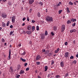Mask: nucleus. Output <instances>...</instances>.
Wrapping results in <instances>:
<instances>
[{
    "mask_svg": "<svg viewBox=\"0 0 78 78\" xmlns=\"http://www.w3.org/2000/svg\"><path fill=\"white\" fill-rule=\"evenodd\" d=\"M46 21L48 22H53V17L50 16H47L46 17Z\"/></svg>",
    "mask_w": 78,
    "mask_h": 78,
    "instance_id": "f257e3e1",
    "label": "nucleus"
},
{
    "mask_svg": "<svg viewBox=\"0 0 78 78\" xmlns=\"http://www.w3.org/2000/svg\"><path fill=\"white\" fill-rule=\"evenodd\" d=\"M66 29V26L65 25L63 24L61 26V31L62 33L64 32Z\"/></svg>",
    "mask_w": 78,
    "mask_h": 78,
    "instance_id": "f03ea898",
    "label": "nucleus"
},
{
    "mask_svg": "<svg viewBox=\"0 0 78 78\" xmlns=\"http://www.w3.org/2000/svg\"><path fill=\"white\" fill-rule=\"evenodd\" d=\"M16 19V16H12V23H14L15 22V20Z\"/></svg>",
    "mask_w": 78,
    "mask_h": 78,
    "instance_id": "7ed1b4c3",
    "label": "nucleus"
},
{
    "mask_svg": "<svg viewBox=\"0 0 78 78\" xmlns=\"http://www.w3.org/2000/svg\"><path fill=\"white\" fill-rule=\"evenodd\" d=\"M1 16L3 18H6V17H7V15L6 14L3 13L2 14Z\"/></svg>",
    "mask_w": 78,
    "mask_h": 78,
    "instance_id": "20e7f679",
    "label": "nucleus"
},
{
    "mask_svg": "<svg viewBox=\"0 0 78 78\" xmlns=\"http://www.w3.org/2000/svg\"><path fill=\"white\" fill-rule=\"evenodd\" d=\"M69 53L68 52H66L65 53V58H68L69 57Z\"/></svg>",
    "mask_w": 78,
    "mask_h": 78,
    "instance_id": "39448f33",
    "label": "nucleus"
},
{
    "mask_svg": "<svg viewBox=\"0 0 78 78\" xmlns=\"http://www.w3.org/2000/svg\"><path fill=\"white\" fill-rule=\"evenodd\" d=\"M41 58V57L39 55H38L37 56L36 58V60L37 61H38V60H40V59Z\"/></svg>",
    "mask_w": 78,
    "mask_h": 78,
    "instance_id": "423d86ee",
    "label": "nucleus"
},
{
    "mask_svg": "<svg viewBox=\"0 0 78 78\" xmlns=\"http://www.w3.org/2000/svg\"><path fill=\"white\" fill-rule=\"evenodd\" d=\"M34 2V0H29V3L31 5Z\"/></svg>",
    "mask_w": 78,
    "mask_h": 78,
    "instance_id": "0eeeda50",
    "label": "nucleus"
},
{
    "mask_svg": "<svg viewBox=\"0 0 78 78\" xmlns=\"http://www.w3.org/2000/svg\"><path fill=\"white\" fill-rule=\"evenodd\" d=\"M41 39L42 40H44L45 39V36L44 34H41Z\"/></svg>",
    "mask_w": 78,
    "mask_h": 78,
    "instance_id": "6e6552de",
    "label": "nucleus"
},
{
    "mask_svg": "<svg viewBox=\"0 0 78 78\" xmlns=\"http://www.w3.org/2000/svg\"><path fill=\"white\" fill-rule=\"evenodd\" d=\"M11 59V50L9 51V55L8 58V59Z\"/></svg>",
    "mask_w": 78,
    "mask_h": 78,
    "instance_id": "1a4fd4ad",
    "label": "nucleus"
},
{
    "mask_svg": "<svg viewBox=\"0 0 78 78\" xmlns=\"http://www.w3.org/2000/svg\"><path fill=\"white\" fill-rule=\"evenodd\" d=\"M59 48H58L56 50H55L54 52L55 53H58L59 52Z\"/></svg>",
    "mask_w": 78,
    "mask_h": 78,
    "instance_id": "9d476101",
    "label": "nucleus"
},
{
    "mask_svg": "<svg viewBox=\"0 0 78 78\" xmlns=\"http://www.w3.org/2000/svg\"><path fill=\"white\" fill-rule=\"evenodd\" d=\"M21 68V66H20V65H18V66H17L16 67V69L17 70H19Z\"/></svg>",
    "mask_w": 78,
    "mask_h": 78,
    "instance_id": "9b49d317",
    "label": "nucleus"
},
{
    "mask_svg": "<svg viewBox=\"0 0 78 78\" xmlns=\"http://www.w3.org/2000/svg\"><path fill=\"white\" fill-rule=\"evenodd\" d=\"M26 33L27 34H31V31H26Z\"/></svg>",
    "mask_w": 78,
    "mask_h": 78,
    "instance_id": "f8f14e48",
    "label": "nucleus"
},
{
    "mask_svg": "<svg viewBox=\"0 0 78 78\" xmlns=\"http://www.w3.org/2000/svg\"><path fill=\"white\" fill-rule=\"evenodd\" d=\"M10 72H14V70L12 69V67H10Z\"/></svg>",
    "mask_w": 78,
    "mask_h": 78,
    "instance_id": "ddd939ff",
    "label": "nucleus"
},
{
    "mask_svg": "<svg viewBox=\"0 0 78 78\" xmlns=\"http://www.w3.org/2000/svg\"><path fill=\"white\" fill-rule=\"evenodd\" d=\"M27 29L28 30H30L31 29V27L30 26H29L27 27Z\"/></svg>",
    "mask_w": 78,
    "mask_h": 78,
    "instance_id": "4468645a",
    "label": "nucleus"
},
{
    "mask_svg": "<svg viewBox=\"0 0 78 78\" xmlns=\"http://www.w3.org/2000/svg\"><path fill=\"white\" fill-rule=\"evenodd\" d=\"M60 66L62 67H64V62H60Z\"/></svg>",
    "mask_w": 78,
    "mask_h": 78,
    "instance_id": "2eb2a0df",
    "label": "nucleus"
},
{
    "mask_svg": "<svg viewBox=\"0 0 78 78\" xmlns=\"http://www.w3.org/2000/svg\"><path fill=\"white\" fill-rule=\"evenodd\" d=\"M49 53V51L48 50L44 52V54H45V55H47V54H48Z\"/></svg>",
    "mask_w": 78,
    "mask_h": 78,
    "instance_id": "dca6fc26",
    "label": "nucleus"
},
{
    "mask_svg": "<svg viewBox=\"0 0 78 78\" xmlns=\"http://www.w3.org/2000/svg\"><path fill=\"white\" fill-rule=\"evenodd\" d=\"M71 21L72 22H76V19H71Z\"/></svg>",
    "mask_w": 78,
    "mask_h": 78,
    "instance_id": "f3484780",
    "label": "nucleus"
},
{
    "mask_svg": "<svg viewBox=\"0 0 78 78\" xmlns=\"http://www.w3.org/2000/svg\"><path fill=\"white\" fill-rule=\"evenodd\" d=\"M48 66H45L44 71L45 72H46V71H47V70H48Z\"/></svg>",
    "mask_w": 78,
    "mask_h": 78,
    "instance_id": "a211bd4d",
    "label": "nucleus"
},
{
    "mask_svg": "<svg viewBox=\"0 0 78 78\" xmlns=\"http://www.w3.org/2000/svg\"><path fill=\"white\" fill-rule=\"evenodd\" d=\"M24 72L23 70H21L20 72V74H23Z\"/></svg>",
    "mask_w": 78,
    "mask_h": 78,
    "instance_id": "6ab92c4d",
    "label": "nucleus"
},
{
    "mask_svg": "<svg viewBox=\"0 0 78 78\" xmlns=\"http://www.w3.org/2000/svg\"><path fill=\"white\" fill-rule=\"evenodd\" d=\"M67 23L68 24H69L70 23H72V22H71V20H68L67 22Z\"/></svg>",
    "mask_w": 78,
    "mask_h": 78,
    "instance_id": "aec40b11",
    "label": "nucleus"
},
{
    "mask_svg": "<svg viewBox=\"0 0 78 78\" xmlns=\"http://www.w3.org/2000/svg\"><path fill=\"white\" fill-rule=\"evenodd\" d=\"M66 9L67 12H68V13H69V12H70V11L69 10V7H67Z\"/></svg>",
    "mask_w": 78,
    "mask_h": 78,
    "instance_id": "412c9836",
    "label": "nucleus"
},
{
    "mask_svg": "<svg viewBox=\"0 0 78 78\" xmlns=\"http://www.w3.org/2000/svg\"><path fill=\"white\" fill-rule=\"evenodd\" d=\"M2 26L3 27H6V24L4 23H2Z\"/></svg>",
    "mask_w": 78,
    "mask_h": 78,
    "instance_id": "4be33fe9",
    "label": "nucleus"
},
{
    "mask_svg": "<svg viewBox=\"0 0 78 78\" xmlns=\"http://www.w3.org/2000/svg\"><path fill=\"white\" fill-rule=\"evenodd\" d=\"M48 35V31L46 30L45 32V36H47Z\"/></svg>",
    "mask_w": 78,
    "mask_h": 78,
    "instance_id": "5701e85b",
    "label": "nucleus"
},
{
    "mask_svg": "<svg viewBox=\"0 0 78 78\" xmlns=\"http://www.w3.org/2000/svg\"><path fill=\"white\" fill-rule=\"evenodd\" d=\"M76 3L78 4V1H75L74 2V5H76Z\"/></svg>",
    "mask_w": 78,
    "mask_h": 78,
    "instance_id": "b1692460",
    "label": "nucleus"
},
{
    "mask_svg": "<svg viewBox=\"0 0 78 78\" xmlns=\"http://www.w3.org/2000/svg\"><path fill=\"white\" fill-rule=\"evenodd\" d=\"M37 15L38 17H41V14H40V12H38L37 14Z\"/></svg>",
    "mask_w": 78,
    "mask_h": 78,
    "instance_id": "393cba45",
    "label": "nucleus"
},
{
    "mask_svg": "<svg viewBox=\"0 0 78 78\" xmlns=\"http://www.w3.org/2000/svg\"><path fill=\"white\" fill-rule=\"evenodd\" d=\"M21 60L22 61H23V62H25L26 61V60L25 59H23L22 58H20Z\"/></svg>",
    "mask_w": 78,
    "mask_h": 78,
    "instance_id": "a878e982",
    "label": "nucleus"
},
{
    "mask_svg": "<svg viewBox=\"0 0 78 78\" xmlns=\"http://www.w3.org/2000/svg\"><path fill=\"white\" fill-rule=\"evenodd\" d=\"M69 4L70 5H73V3L72 2H69Z\"/></svg>",
    "mask_w": 78,
    "mask_h": 78,
    "instance_id": "bb28decb",
    "label": "nucleus"
},
{
    "mask_svg": "<svg viewBox=\"0 0 78 78\" xmlns=\"http://www.w3.org/2000/svg\"><path fill=\"white\" fill-rule=\"evenodd\" d=\"M25 54H26V52L24 51L23 53H21V55H25Z\"/></svg>",
    "mask_w": 78,
    "mask_h": 78,
    "instance_id": "cd10ccee",
    "label": "nucleus"
},
{
    "mask_svg": "<svg viewBox=\"0 0 78 78\" xmlns=\"http://www.w3.org/2000/svg\"><path fill=\"white\" fill-rule=\"evenodd\" d=\"M36 22V21L34 20H32L31 21V22L32 23H34Z\"/></svg>",
    "mask_w": 78,
    "mask_h": 78,
    "instance_id": "c85d7f7f",
    "label": "nucleus"
},
{
    "mask_svg": "<svg viewBox=\"0 0 78 78\" xmlns=\"http://www.w3.org/2000/svg\"><path fill=\"white\" fill-rule=\"evenodd\" d=\"M39 5H41V6H42L43 5V2H40L39 3Z\"/></svg>",
    "mask_w": 78,
    "mask_h": 78,
    "instance_id": "c756f323",
    "label": "nucleus"
},
{
    "mask_svg": "<svg viewBox=\"0 0 78 78\" xmlns=\"http://www.w3.org/2000/svg\"><path fill=\"white\" fill-rule=\"evenodd\" d=\"M53 29L55 30V31H56L57 30V27H53Z\"/></svg>",
    "mask_w": 78,
    "mask_h": 78,
    "instance_id": "7c9ffc66",
    "label": "nucleus"
},
{
    "mask_svg": "<svg viewBox=\"0 0 78 78\" xmlns=\"http://www.w3.org/2000/svg\"><path fill=\"white\" fill-rule=\"evenodd\" d=\"M37 30L38 31V30H39V26H37L36 27Z\"/></svg>",
    "mask_w": 78,
    "mask_h": 78,
    "instance_id": "2f4dec72",
    "label": "nucleus"
},
{
    "mask_svg": "<svg viewBox=\"0 0 78 78\" xmlns=\"http://www.w3.org/2000/svg\"><path fill=\"white\" fill-rule=\"evenodd\" d=\"M40 62H36V64H37V65H39L40 64Z\"/></svg>",
    "mask_w": 78,
    "mask_h": 78,
    "instance_id": "473e14b6",
    "label": "nucleus"
},
{
    "mask_svg": "<svg viewBox=\"0 0 78 78\" xmlns=\"http://www.w3.org/2000/svg\"><path fill=\"white\" fill-rule=\"evenodd\" d=\"M32 30L33 31H34L35 30V29L34 27V26H33L32 27Z\"/></svg>",
    "mask_w": 78,
    "mask_h": 78,
    "instance_id": "72a5a7b5",
    "label": "nucleus"
},
{
    "mask_svg": "<svg viewBox=\"0 0 78 78\" xmlns=\"http://www.w3.org/2000/svg\"><path fill=\"white\" fill-rule=\"evenodd\" d=\"M8 4L9 5H12V3H11V2H8Z\"/></svg>",
    "mask_w": 78,
    "mask_h": 78,
    "instance_id": "f704fd0d",
    "label": "nucleus"
},
{
    "mask_svg": "<svg viewBox=\"0 0 78 78\" xmlns=\"http://www.w3.org/2000/svg\"><path fill=\"white\" fill-rule=\"evenodd\" d=\"M62 4V3L61 2H59L58 4L57 5V6H60V5H61Z\"/></svg>",
    "mask_w": 78,
    "mask_h": 78,
    "instance_id": "c9c22d12",
    "label": "nucleus"
},
{
    "mask_svg": "<svg viewBox=\"0 0 78 78\" xmlns=\"http://www.w3.org/2000/svg\"><path fill=\"white\" fill-rule=\"evenodd\" d=\"M62 12V10H59L58 11V14H61V12Z\"/></svg>",
    "mask_w": 78,
    "mask_h": 78,
    "instance_id": "e433bc0d",
    "label": "nucleus"
},
{
    "mask_svg": "<svg viewBox=\"0 0 78 78\" xmlns=\"http://www.w3.org/2000/svg\"><path fill=\"white\" fill-rule=\"evenodd\" d=\"M69 76V74H68V73H66L65 74V77H67V76Z\"/></svg>",
    "mask_w": 78,
    "mask_h": 78,
    "instance_id": "4c0bfd02",
    "label": "nucleus"
},
{
    "mask_svg": "<svg viewBox=\"0 0 78 78\" xmlns=\"http://www.w3.org/2000/svg\"><path fill=\"white\" fill-rule=\"evenodd\" d=\"M12 33H14V31H13L12 32V31L10 32V36H11V35L12 34Z\"/></svg>",
    "mask_w": 78,
    "mask_h": 78,
    "instance_id": "58836bf2",
    "label": "nucleus"
},
{
    "mask_svg": "<svg viewBox=\"0 0 78 78\" xmlns=\"http://www.w3.org/2000/svg\"><path fill=\"white\" fill-rule=\"evenodd\" d=\"M73 62L74 64H76V61L74 60L73 61Z\"/></svg>",
    "mask_w": 78,
    "mask_h": 78,
    "instance_id": "ea45409f",
    "label": "nucleus"
},
{
    "mask_svg": "<svg viewBox=\"0 0 78 78\" xmlns=\"http://www.w3.org/2000/svg\"><path fill=\"white\" fill-rule=\"evenodd\" d=\"M55 78H60V76L59 75H56Z\"/></svg>",
    "mask_w": 78,
    "mask_h": 78,
    "instance_id": "a19ab883",
    "label": "nucleus"
},
{
    "mask_svg": "<svg viewBox=\"0 0 78 78\" xmlns=\"http://www.w3.org/2000/svg\"><path fill=\"white\" fill-rule=\"evenodd\" d=\"M51 34L52 35V36H55V34H54V33L53 32H51Z\"/></svg>",
    "mask_w": 78,
    "mask_h": 78,
    "instance_id": "79ce46f5",
    "label": "nucleus"
},
{
    "mask_svg": "<svg viewBox=\"0 0 78 78\" xmlns=\"http://www.w3.org/2000/svg\"><path fill=\"white\" fill-rule=\"evenodd\" d=\"M76 25V23H74L73 24H72V26L73 27H75Z\"/></svg>",
    "mask_w": 78,
    "mask_h": 78,
    "instance_id": "37998d69",
    "label": "nucleus"
},
{
    "mask_svg": "<svg viewBox=\"0 0 78 78\" xmlns=\"http://www.w3.org/2000/svg\"><path fill=\"white\" fill-rule=\"evenodd\" d=\"M73 58H74V57H73V56H71L70 57V59H72Z\"/></svg>",
    "mask_w": 78,
    "mask_h": 78,
    "instance_id": "c03bdc74",
    "label": "nucleus"
},
{
    "mask_svg": "<svg viewBox=\"0 0 78 78\" xmlns=\"http://www.w3.org/2000/svg\"><path fill=\"white\" fill-rule=\"evenodd\" d=\"M68 45V43H67V42H66L65 43V45Z\"/></svg>",
    "mask_w": 78,
    "mask_h": 78,
    "instance_id": "a18cd8bd",
    "label": "nucleus"
},
{
    "mask_svg": "<svg viewBox=\"0 0 78 78\" xmlns=\"http://www.w3.org/2000/svg\"><path fill=\"white\" fill-rule=\"evenodd\" d=\"M54 63H55V62H54V61H52L51 63V65H53V64H54Z\"/></svg>",
    "mask_w": 78,
    "mask_h": 78,
    "instance_id": "49530a36",
    "label": "nucleus"
},
{
    "mask_svg": "<svg viewBox=\"0 0 78 78\" xmlns=\"http://www.w3.org/2000/svg\"><path fill=\"white\" fill-rule=\"evenodd\" d=\"M27 21H28V22H29V21H30V19L29 18V17H27Z\"/></svg>",
    "mask_w": 78,
    "mask_h": 78,
    "instance_id": "de8ad7c7",
    "label": "nucleus"
},
{
    "mask_svg": "<svg viewBox=\"0 0 78 78\" xmlns=\"http://www.w3.org/2000/svg\"><path fill=\"white\" fill-rule=\"evenodd\" d=\"M73 32H75L76 31V30L75 29L73 30Z\"/></svg>",
    "mask_w": 78,
    "mask_h": 78,
    "instance_id": "09e8293b",
    "label": "nucleus"
},
{
    "mask_svg": "<svg viewBox=\"0 0 78 78\" xmlns=\"http://www.w3.org/2000/svg\"><path fill=\"white\" fill-rule=\"evenodd\" d=\"M20 75H18L16 76V77L17 78H19L20 76Z\"/></svg>",
    "mask_w": 78,
    "mask_h": 78,
    "instance_id": "8fccbe9b",
    "label": "nucleus"
},
{
    "mask_svg": "<svg viewBox=\"0 0 78 78\" xmlns=\"http://www.w3.org/2000/svg\"><path fill=\"white\" fill-rule=\"evenodd\" d=\"M29 69H29V68H27L26 69V71H28V70H29Z\"/></svg>",
    "mask_w": 78,
    "mask_h": 78,
    "instance_id": "3c124183",
    "label": "nucleus"
},
{
    "mask_svg": "<svg viewBox=\"0 0 78 78\" xmlns=\"http://www.w3.org/2000/svg\"><path fill=\"white\" fill-rule=\"evenodd\" d=\"M2 41L3 42H4L5 41V39H3V38L2 39Z\"/></svg>",
    "mask_w": 78,
    "mask_h": 78,
    "instance_id": "603ef678",
    "label": "nucleus"
},
{
    "mask_svg": "<svg viewBox=\"0 0 78 78\" xmlns=\"http://www.w3.org/2000/svg\"><path fill=\"white\" fill-rule=\"evenodd\" d=\"M26 19V18H25V17L23 18V21H24V20H25Z\"/></svg>",
    "mask_w": 78,
    "mask_h": 78,
    "instance_id": "864d4df0",
    "label": "nucleus"
},
{
    "mask_svg": "<svg viewBox=\"0 0 78 78\" xmlns=\"http://www.w3.org/2000/svg\"><path fill=\"white\" fill-rule=\"evenodd\" d=\"M42 52H45V49H43L42 50Z\"/></svg>",
    "mask_w": 78,
    "mask_h": 78,
    "instance_id": "5fc2aeb1",
    "label": "nucleus"
},
{
    "mask_svg": "<svg viewBox=\"0 0 78 78\" xmlns=\"http://www.w3.org/2000/svg\"><path fill=\"white\" fill-rule=\"evenodd\" d=\"M10 28H12L13 27V26H12V25H11L10 26Z\"/></svg>",
    "mask_w": 78,
    "mask_h": 78,
    "instance_id": "6e6d98bb",
    "label": "nucleus"
},
{
    "mask_svg": "<svg viewBox=\"0 0 78 78\" xmlns=\"http://www.w3.org/2000/svg\"><path fill=\"white\" fill-rule=\"evenodd\" d=\"M73 30H70V33H73Z\"/></svg>",
    "mask_w": 78,
    "mask_h": 78,
    "instance_id": "4d7b16f0",
    "label": "nucleus"
},
{
    "mask_svg": "<svg viewBox=\"0 0 78 78\" xmlns=\"http://www.w3.org/2000/svg\"><path fill=\"white\" fill-rule=\"evenodd\" d=\"M27 64H27V63H26L25 64H24V66H27Z\"/></svg>",
    "mask_w": 78,
    "mask_h": 78,
    "instance_id": "13d9d810",
    "label": "nucleus"
},
{
    "mask_svg": "<svg viewBox=\"0 0 78 78\" xmlns=\"http://www.w3.org/2000/svg\"><path fill=\"white\" fill-rule=\"evenodd\" d=\"M23 7H21V11H23Z\"/></svg>",
    "mask_w": 78,
    "mask_h": 78,
    "instance_id": "bf43d9fd",
    "label": "nucleus"
},
{
    "mask_svg": "<svg viewBox=\"0 0 78 78\" xmlns=\"http://www.w3.org/2000/svg\"><path fill=\"white\" fill-rule=\"evenodd\" d=\"M33 10L32 9H30V12H31V11H32V10Z\"/></svg>",
    "mask_w": 78,
    "mask_h": 78,
    "instance_id": "052dcab7",
    "label": "nucleus"
},
{
    "mask_svg": "<svg viewBox=\"0 0 78 78\" xmlns=\"http://www.w3.org/2000/svg\"><path fill=\"white\" fill-rule=\"evenodd\" d=\"M29 44H32V42L31 41H30L29 42Z\"/></svg>",
    "mask_w": 78,
    "mask_h": 78,
    "instance_id": "680f3d73",
    "label": "nucleus"
},
{
    "mask_svg": "<svg viewBox=\"0 0 78 78\" xmlns=\"http://www.w3.org/2000/svg\"><path fill=\"white\" fill-rule=\"evenodd\" d=\"M73 43L74 44H75V41L74 40L73 41Z\"/></svg>",
    "mask_w": 78,
    "mask_h": 78,
    "instance_id": "e2e57ef3",
    "label": "nucleus"
},
{
    "mask_svg": "<svg viewBox=\"0 0 78 78\" xmlns=\"http://www.w3.org/2000/svg\"><path fill=\"white\" fill-rule=\"evenodd\" d=\"M18 46L20 47H21V44H19L18 45Z\"/></svg>",
    "mask_w": 78,
    "mask_h": 78,
    "instance_id": "0e129e2a",
    "label": "nucleus"
},
{
    "mask_svg": "<svg viewBox=\"0 0 78 78\" xmlns=\"http://www.w3.org/2000/svg\"><path fill=\"white\" fill-rule=\"evenodd\" d=\"M7 0H3V2H5Z\"/></svg>",
    "mask_w": 78,
    "mask_h": 78,
    "instance_id": "69168bd1",
    "label": "nucleus"
},
{
    "mask_svg": "<svg viewBox=\"0 0 78 78\" xmlns=\"http://www.w3.org/2000/svg\"><path fill=\"white\" fill-rule=\"evenodd\" d=\"M25 25V23H23V24L22 25V26H24V25Z\"/></svg>",
    "mask_w": 78,
    "mask_h": 78,
    "instance_id": "338daca9",
    "label": "nucleus"
},
{
    "mask_svg": "<svg viewBox=\"0 0 78 78\" xmlns=\"http://www.w3.org/2000/svg\"><path fill=\"white\" fill-rule=\"evenodd\" d=\"M38 78H41V77L39 76H38Z\"/></svg>",
    "mask_w": 78,
    "mask_h": 78,
    "instance_id": "774afa93",
    "label": "nucleus"
}]
</instances>
